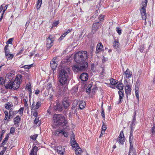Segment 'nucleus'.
I'll list each match as a JSON object with an SVG mask.
<instances>
[{"instance_id":"nucleus-1","label":"nucleus","mask_w":155,"mask_h":155,"mask_svg":"<svg viewBox=\"0 0 155 155\" xmlns=\"http://www.w3.org/2000/svg\"><path fill=\"white\" fill-rule=\"evenodd\" d=\"M88 55L87 51H81L77 53L74 55V60L78 64V65H74L72 69L74 72H78L85 70L88 67L87 62Z\"/></svg>"},{"instance_id":"nucleus-2","label":"nucleus","mask_w":155,"mask_h":155,"mask_svg":"<svg viewBox=\"0 0 155 155\" xmlns=\"http://www.w3.org/2000/svg\"><path fill=\"white\" fill-rule=\"evenodd\" d=\"M22 77V75L21 74L18 75L13 82L12 81L9 82V83L6 84L5 85V87L7 88L11 89L12 88L14 90L17 89L19 87Z\"/></svg>"},{"instance_id":"nucleus-3","label":"nucleus","mask_w":155,"mask_h":155,"mask_svg":"<svg viewBox=\"0 0 155 155\" xmlns=\"http://www.w3.org/2000/svg\"><path fill=\"white\" fill-rule=\"evenodd\" d=\"M53 122L54 124L58 126L62 127L66 126L67 122L65 120V117L61 114H55L53 117Z\"/></svg>"},{"instance_id":"nucleus-4","label":"nucleus","mask_w":155,"mask_h":155,"mask_svg":"<svg viewBox=\"0 0 155 155\" xmlns=\"http://www.w3.org/2000/svg\"><path fill=\"white\" fill-rule=\"evenodd\" d=\"M69 71V69H62L59 74V80L61 84H64L67 83L68 78V72Z\"/></svg>"},{"instance_id":"nucleus-5","label":"nucleus","mask_w":155,"mask_h":155,"mask_svg":"<svg viewBox=\"0 0 155 155\" xmlns=\"http://www.w3.org/2000/svg\"><path fill=\"white\" fill-rule=\"evenodd\" d=\"M54 41V37L53 35H50L46 39V47L48 48H50L53 44Z\"/></svg>"},{"instance_id":"nucleus-6","label":"nucleus","mask_w":155,"mask_h":155,"mask_svg":"<svg viewBox=\"0 0 155 155\" xmlns=\"http://www.w3.org/2000/svg\"><path fill=\"white\" fill-rule=\"evenodd\" d=\"M147 2H145L144 5H142V7L140 10V13L141 15L142 18L143 19L145 20L146 22V20L147 18V14L145 8L147 6Z\"/></svg>"},{"instance_id":"nucleus-7","label":"nucleus","mask_w":155,"mask_h":155,"mask_svg":"<svg viewBox=\"0 0 155 155\" xmlns=\"http://www.w3.org/2000/svg\"><path fill=\"white\" fill-rule=\"evenodd\" d=\"M101 24L99 21H95L94 22L92 26V31L91 33L94 34L99 28Z\"/></svg>"},{"instance_id":"nucleus-8","label":"nucleus","mask_w":155,"mask_h":155,"mask_svg":"<svg viewBox=\"0 0 155 155\" xmlns=\"http://www.w3.org/2000/svg\"><path fill=\"white\" fill-rule=\"evenodd\" d=\"M15 77L14 72L12 71L11 72L7 74L5 78V81H11Z\"/></svg>"},{"instance_id":"nucleus-9","label":"nucleus","mask_w":155,"mask_h":155,"mask_svg":"<svg viewBox=\"0 0 155 155\" xmlns=\"http://www.w3.org/2000/svg\"><path fill=\"white\" fill-rule=\"evenodd\" d=\"M118 138L119 139V142L121 144H123L125 140V138L124 137L123 131H121L119 136Z\"/></svg>"},{"instance_id":"nucleus-10","label":"nucleus","mask_w":155,"mask_h":155,"mask_svg":"<svg viewBox=\"0 0 155 155\" xmlns=\"http://www.w3.org/2000/svg\"><path fill=\"white\" fill-rule=\"evenodd\" d=\"M80 78L83 81H86L88 79V75L87 73H83L80 76Z\"/></svg>"},{"instance_id":"nucleus-11","label":"nucleus","mask_w":155,"mask_h":155,"mask_svg":"<svg viewBox=\"0 0 155 155\" xmlns=\"http://www.w3.org/2000/svg\"><path fill=\"white\" fill-rule=\"evenodd\" d=\"M113 46L114 48L117 50V51H120V44H119L118 40L116 41V40H115L113 43Z\"/></svg>"},{"instance_id":"nucleus-12","label":"nucleus","mask_w":155,"mask_h":155,"mask_svg":"<svg viewBox=\"0 0 155 155\" xmlns=\"http://www.w3.org/2000/svg\"><path fill=\"white\" fill-rule=\"evenodd\" d=\"M125 93L127 95H130L131 93V87L128 84H127L125 86Z\"/></svg>"},{"instance_id":"nucleus-13","label":"nucleus","mask_w":155,"mask_h":155,"mask_svg":"<svg viewBox=\"0 0 155 155\" xmlns=\"http://www.w3.org/2000/svg\"><path fill=\"white\" fill-rule=\"evenodd\" d=\"M71 145L73 147H78V144L77 143L74 138H71Z\"/></svg>"},{"instance_id":"nucleus-14","label":"nucleus","mask_w":155,"mask_h":155,"mask_svg":"<svg viewBox=\"0 0 155 155\" xmlns=\"http://www.w3.org/2000/svg\"><path fill=\"white\" fill-rule=\"evenodd\" d=\"M132 75V72L129 69H127L125 72V76L126 77L128 78H131Z\"/></svg>"},{"instance_id":"nucleus-15","label":"nucleus","mask_w":155,"mask_h":155,"mask_svg":"<svg viewBox=\"0 0 155 155\" xmlns=\"http://www.w3.org/2000/svg\"><path fill=\"white\" fill-rule=\"evenodd\" d=\"M38 149V147L36 146H35L31 150L30 155H36Z\"/></svg>"},{"instance_id":"nucleus-16","label":"nucleus","mask_w":155,"mask_h":155,"mask_svg":"<svg viewBox=\"0 0 155 155\" xmlns=\"http://www.w3.org/2000/svg\"><path fill=\"white\" fill-rule=\"evenodd\" d=\"M57 149L58 153L61 155H63L64 148L62 147L61 146H59L57 147Z\"/></svg>"},{"instance_id":"nucleus-17","label":"nucleus","mask_w":155,"mask_h":155,"mask_svg":"<svg viewBox=\"0 0 155 155\" xmlns=\"http://www.w3.org/2000/svg\"><path fill=\"white\" fill-rule=\"evenodd\" d=\"M50 64L51 68L53 70L55 69L57 66V63L54 61H51Z\"/></svg>"},{"instance_id":"nucleus-18","label":"nucleus","mask_w":155,"mask_h":155,"mask_svg":"<svg viewBox=\"0 0 155 155\" xmlns=\"http://www.w3.org/2000/svg\"><path fill=\"white\" fill-rule=\"evenodd\" d=\"M85 102L84 101H81L80 102L79 106L81 109L84 108L85 106Z\"/></svg>"},{"instance_id":"nucleus-19","label":"nucleus","mask_w":155,"mask_h":155,"mask_svg":"<svg viewBox=\"0 0 155 155\" xmlns=\"http://www.w3.org/2000/svg\"><path fill=\"white\" fill-rule=\"evenodd\" d=\"M103 48V46L101 43L98 44L97 46L96 51L97 53L100 51Z\"/></svg>"},{"instance_id":"nucleus-20","label":"nucleus","mask_w":155,"mask_h":155,"mask_svg":"<svg viewBox=\"0 0 155 155\" xmlns=\"http://www.w3.org/2000/svg\"><path fill=\"white\" fill-rule=\"evenodd\" d=\"M26 88L28 90L29 97H30L31 95V86L30 84H27L26 86Z\"/></svg>"},{"instance_id":"nucleus-21","label":"nucleus","mask_w":155,"mask_h":155,"mask_svg":"<svg viewBox=\"0 0 155 155\" xmlns=\"http://www.w3.org/2000/svg\"><path fill=\"white\" fill-rule=\"evenodd\" d=\"M63 105L65 109H67L70 105L69 103L67 101H64L62 102Z\"/></svg>"},{"instance_id":"nucleus-22","label":"nucleus","mask_w":155,"mask_h":155,"mask_svg":"<svg viewBox=\"0 0 155 155\" xmlns=\"http://www.w3.org/2000/svg\"><path fill=\"white\" fill-rule=\"evenodd\" d=\"M21 118L19 116H17L14 119V124H18L20 121Z\"/></svg>"},{"instance_id":"nucleus-23","label":"nucleus","mask_w":155,"mask_h":155,"mask_svg":"<svg viewBox=\"0 0 155 155\" xmlns=\"http://www.w3.org/2000/svg\"><path fill=\"white\" fill-rule=\"evenodd\" d=\"M66 129H69V127L67 126L66 127L64 128V130H63V132L61 134H62L65 137H67L68 135V133L65 131H64V130H67Z\"/></svg>"},{"instance_id":"nucleus-24","label":"nucleus","mask_w":155,"mask_h":155,"mask_svg":"<svg viewBox=\"0 0 155 155\" xmlns=\"http://www.w3.org/2000/svg\"><path fill=\"white\" fill-rule=\"evenodd\" d=\"M82 152L81 149V148H78L75 151V153L76 155H81Z\"/></svg>"},{"instance_id":"nucleus-25","label":"nucleus","mask_w":155,"mask_h":155,"mask_svg":"<svg viewBox=\"0 0 155 155\" xmlns=\"http://www.w3.org/2000/svg\"><path fill=\"white\" fill-rule=\"evenodd\" d=\"M107 129V127H106V126L104 124V122H103V125L102 126V130L101 132V134L100 135V136H101V135H103V134H104L105 132V130Z\"/></svg>"},{"instance_id":"nucleus-26","label":"nucleus","mask_w":155,"mask_h":155,"mask_svg":"<svg viewBox=\"0 0 155 155\" xmlns=\"http://www.w3.org/2000/svg\"><path fill=\"white\" fill-rule=\"evenodd\" d=\"M118 93L119 95V99L120 100V103L121 101V99L123 98L124 96V93L121 91H119L118 92Z\"/></svg>"},{"instance_id":"nucleus-27","label":"nucleus","mask_w":155,"mask_h":155,"mask_svg":"<svg viewBox=\"0 0 155 155\" xmlns=\"http://www.w3.org/2000/svg\"><path fill=\"white\" fill-rule=\"evenodd\" d=\"M63 132V130H57L55 131L54 134L56 136H59Z\"/></svg>"},{"instance_id":"nucleus-28","label":"nucleus","mask_w":155,"mask_h":155,"mask_svg":"<svg viewBox=\"0 0 155 155\" xmlns=\"http://www.w3.org/2000/svg\"><path fill=\"white\" fill-rule=\"evenodd\" d=\"M6 55V57L8 60H10L12 59V58H13V57L14 56V55L13 54H7Z\"/></svg>"},{"instance_id":"nucleus-29","label":"nucleus","mask_w":155,"mask_h":155,"mask_svg":"<svg viewBox=\"0 0 155 155\" xmlns=\"http://www.w3.org/2000/svg\"><path fill=\"white\" fill-rule=\"evenodd\" d=\"M124 85L122 83H119L118 84L117 86L116 87L119 90H123V89Z\"/></svg>"},{"instance_id":"nucleus-30","label":"nucleus","mask_w":155,"mask_h":155,"mask_svg":"<svg viewBox=\"0 0 155 155\" xmlns=\"http://www.w3.org/2000/svg\"><path fill=\"white\" fill-rule=\"evenodd\" d=\"M110 81L111 84L112 85H114L116 84L118 82L117 80H115L113 78H111L110 79Z\"/></svg>"},{"instance_id":"nucleus-31","label":"nucleus","mask_w":155,"mask_h":155,"mask_svg":"<svg viewBox=\"0 0 155 155\" xmlns=\"http://www.w3.org/2000/svg\"><path fill=\"white\" fill-rule=\"evenodd\" d=\"M133 138H132V139L130 138L129 139V142L130 143V149L129 150H134V149L133 148Z\"/></svg>"},{"instance_id":"nucleus-32","label":"nucleus","mask_w":155,"mask_h":155,"mask_svg":"<svg viewBox=\"0 0 155 155\" xmlns=\"http://www.w3.org/2000/svg\"><path fill=\"white\" fill-rule=\"evenodd\" d=\"M8 134H7L6 136V137L4 139V140H3L2 142V146L4 145L6 143V142L8 140V138L9 137Z\"/></svg>"},{"instance_id":"nucleus-33","label":"nucleus","mask_w":155,"mask_h":155,"mask_svg":"<svg viewBox=\"0 0 155 155\" xmlns=\"http://www.w3.org/2000/svg\"><path fill=\"white\" fill-rule=\"evenodd\" d=\"M55 109L61 111L62 110L61 105L58 104H57L55 107Z\"/></svg>"},{"instance_id":"nucleus-34","label":"nucleus","mask_w":155,"mask_h":155,"mask_svg":"<svg viewBox=\"0 0 155 155\" xmlns=\"http://www.w3.org/2000/svg\"><path fill=\"white\" fill-rule=\"evenodd\" d=\"M42 3V0H38L36 8L38 9L40 8Z\"/></svg>"},{"instance_id":"nucleus-35","label":"nucleus","mask_w":155,"mask_h":155,"mask_svg":"<svg viewBox=\"0 0 155 155\" xmlns=\"http://www.w3.org/2000/svg\"><path fill=\"white\" fill-rule=\"evenodd\" d=\"M41 102L39 101L37 102L35 105V110L38 109L39 108L41 107Z\"/></svg>"},{"instance_id":"nucleus-36","label":"nucleus","mask_w":155,"mask_h":155,"mask_svg":"<svg viewBox=\"0 0 155 155\" xmlns=\"http://www.w3.org/2000/svg\"><path fill=\"white\" fill-rule=\"evenodd\" d=\"M14 112L15 111H14L12 109H11L9 111V115L8 117V120L10 119V116H12L13 115H14Z\"/></svg>"},{"instance_id":"nucleus-37","label":"nucleus","mask_w":155,"mask_h":155,"mask_svg":"<svg viewBox=\"0 0 155 155\" xmlns=\"http://www.w3.org/2000/svg\"><path fill=\"white\" fill-rule=\"evenodd\" d=\"M5 107L6 109H10L11 107L10 103L8 102L7 104H6L5 105Z\"/></svg>"},{"instance_id":"nucleus-38","label":"nucleus","mask_w":155,"mask_h":155,"mask_svg":"<svg viewBox=\"0 0 155 155\" xmlns=\"http://www.w3.org/2000/svg\"><path fill=\"white\" fill-rule=\"evenodd\" d=\"M24 109V107H21L18 110V112L19 113V114H20L21 116H22L23 115Z\"/></svg>"},{"instance_id":"nucleus-39","label":"nucleus","mask_w":155,"mask_h":155,"mask_svg":"<svg viewBox=\"0 0 155 155\" xmlns=\"http://www.w3.org/2000/svg\"><path fill=\"white\" fill-rule=\"evenodd\" d=\"M59 21H54L52 27L51 28V29L54 27L56 26L57 25L59 24Z\"/></svg>"},{"instance_id":"nucleus-40","label":"nucleus","mask_w":155,"mask_h":155,"mask_svg":"<svg viewBox=\"0 0 155 155\" xmlns=\"http://www.w3.org/2000/svg\"><path fill=\"white\" fill-rule=\"evenodd\" d=\"M38 136V135L35 134L31 136V138L33 140H35Z\"/></svg>"},{"instance_id":"nucleus-41","label":"nucleus","mask_w":155,"mask_h":155,"mask_svg":"<svg viewBox=\"0 0 155 155\" xmlns=\"http://www.w3.org/2000/svg\"><path fill=\"white\" fill-rule=\"evenodd\" d=\"M134 150H129V155H135Z\"/></svg>"},{"instance_id":"nucleus-42","label":"nucleus","mask_w":155,"mask_h":155,"mask_svg":"<svg viewBox=\"0 0 155 155\" xmlns=\"http://www.w3.org/2000/svg\"><path fill=\"white\" fill-rule=\"evenodd\" d=\"M5 82H6V81H5H5L4 79L3 78H0V84H3Z\"/></svg>"},{"instance_id":"nucleus-43","label":"nucleus","mask_w":155,"mask_h":155,"mask_svg":"<svg viewBox=\"0 0 155 155\" xmlns=\"http://www.w3.org/2000/svg\"><path fill=\"white\" fill-rule=\"evenodd\" d=\"M78 104V102L77 100H75L74 101L73 103V107H75L77 106Z\"/></svg>"},{"instance_id":"nucleus-44","label":"nucleus","mask_w":155,"mask_h":155,"mask_svg":"<svg viewBox=\"0 0 155 155\" xmlns=\"http://www.w3.org/2000/svg\"><path fill=\"white\" fill-rule=\"evenodd\" d=\"M135 95L137 98V99L139 100V97L138 94V91L137 90H135Z\"/></svg>"},{"instance_id":"nucleus-45","label":"nucleus","mask_w":155,"mask_h":155,"mask_svg":"<svg viewBox=\"0 0 155 155\" xmlns=\"http://www.w3.org/2000/svg\"><path fill=\"white\" fill-rule=\"evenodd\" d=\"M116 31L119 35H120L121 33V30L119 27H117L116 28Z\"/></svg>"},{"instance_id":"nucleus-46","label":"nucleus","mask_w":155,"mask_h":155,"mask_svg":"<svg viewBox=\"0 0 155 155\" xmlns=\"http://www.w3.org/2000/svg\"><path fill=\"white\" fill-rule=\"evenodd\" d=\"M101 108H102V111L101 112V116H102V117L104 118H105L104 113V110H103V109L102 108V106Z\"/></svg>"},{"instance_id":"nucleus-47","label":"nucleus","mask_w":155,"mask_h":155,"mask_svg":"<svg viewBox=\"0 0 155 155\" xmlns=\"http://www.w3.org/2000/svg\"><path fill=\"white\" fill-rule=\"evenodd\" d=\"M152 134L154 135L155 134V126H154L152 128Z\"/></svg>"},{"instance_id":"nucleus-48","label":"nucleus","mask_w":155,"mask_h":155,"mask_svg":"<svg viewBox=\"0 0 155 155\" xmlns=\"http://www.w3.org/2000/svg\"><path fill=\"white\" fill-rule=\"evenodd\" d=\"M15 132V129L13 127H12L10 128V132L11 134H13Z\"/></svg>"},{"instance_id":"nucleus-49","label":"nucleus","mask_w":155,"mask_h":155,"mask_svg":"<svg viewBox=\"0 0 155 155\" xmlns=\"http://www.w3.org/2000/svg\"><path fill=\"white\" fill-rule=\"evenodd\" d=\"M8 5H6L5 7H4V8H3L4 9L3 10V14H4L5 11L7 9V8H8Z\"/></svg>"},{"instance_id":"nucleus-50","label":"nucleus","mask_w":155,"mask_h":155,"mask_svg":"<svg viewBox=\"0 0 155 155\" xmlns=\"http://www.w3.org/2000/svg\"><path fill=\"white\" fill-rule=\"evenodd\" d=\"M13 39L12 38H11L9 39L8 40V41H7V42L8 44H12V41H13Z\"/></svg>"},{"instance_id":"nucleus-51","label":"nucleus","mask_w":155,"mask_h":155,"mask_svg":"<svg viewBox=\"0 0 155 155\" xmlns=\"http://www.w3.org/2000/svg\"><path fill=\"white\" fill-rule=\"evenodd\" d=\"M23 101L24 102V104H25V106H28V104L27 103V100H26V99H23Z\"/></svg>"},{"instance_id":"nucleus-52","label":"nucleus","mask_w":155,"mask_h":155,"mask_svg":"<svg viewBox=\"0 0 155 155\" xmlns=\"http://www.w3.org/2000/svg\"><path fill=\"white\" fill-rule=\"evenodd\" d=\"M104 16V15H101L100 16V17L99 18L100 21L103 20Z\"/></svg>"},{"instance_id":"nucleus-53","label":"nucleus","mask_w":155,"mask_h":155,"mask_svg":"<svg viewBox=\"0 0 155 155\" xmlns=\"http://www.w3.org/2000/svg\"><path fill=\"white\" fill-rule=\"evenodd\" d=\"M144 45H142L139 48V50L140 51H142L144 49Z\"/></svg>"},{"instance_id":"nucleus-54","label":"nucleus","mask_w":155,"mask_h":155,"mask_svg":"<svg viewBox=\"0 0 155 155\" xmlns=\"http://www.w3.org/2000/svg\"><path fill=\"white\" fill-rule=\"evenodd\" d=\"M148 22L149 26H151V23L152 22V20L151 18H150V20L149 21L148 20Z\"/></svg>"},{"instance_id":"nucleus-55","label":"nucleus","mask_w":155,"mask_h":155,"mask_svg":"<svg viewBox=\"0 0 155 155\" xmlns=\"http://www.w3.org/2000/svg\"><path fill=\"white\" fill-rule=\"evenodd\" d=\"M32 66V64H30L29 65L25 66V68H30Z\"/></svg>"},{"instance_id":"nucleus-56","label":"nucleus","mask_w":155,"mask_h":155,"mask_svg":"<svg viewBox=\"0 0 155 155\" xmlns=\"http://www.w3.org/2000/svg\"><path fill=\"white\" fill-rule=\"evenodd\" d=\"M39 121V119L37 118H36L35 120H34V123L35 124H37L38 123Z\"/></svg>"},{"instance_id":"nucleus-57","label":"nucleus","mask_w":155,"mask_h":155,"mask_svg":"<svg viewBox=\"0 0 155 155\" xmlns=\"http://www.w3.org/2000/svg\"><path fill=\"white\" fill-rule=\"evenodd\" d=\"M4 6V5L3 4L1 5L0 7V13L1 12L3 9V7Z\"/></svg>"},{"instance_id":"nucleus-58","label":"nucleus","mask_w":155,"mask_h":155,"mask_svg":"<svg viewBox=\"0 0 155 155\" xmlns=\"http://www.w3.org/2000/svg\"><path fill=\"white\" fill-rule=\"evenodd\" d=\"M71 32V30H68L66 32L64 33V36H65L68 33H69Z\"/></svg>"},{"instance_id":"nucleus-59","label":"nucleus","mask_w":155,"mask_h":155,"mask_svg":"<svg viewBox=\"0 0 155 155\" xmlns=\"http://www.w3.org/2000/svg\"><path fill=\"white\" fill-rule=\"evenodd\" d=\"M91 91L90 87L87 88L86 90V91L87 93H89Z\"/></svg>"},{"instance_id":"nucleus-60","label":"nucleus","mask_w":155,"mask_h":155,"mask_svg":"<svg viewBox=\"0 0 155 155\" xmlns=\"http://www.w3.org/2000/svg\"><path fill=\"white\" fill-rule=\"evenodd\" d=\"M35 104H34V103H33L31 105V109L35 110Z\"/></svg>"},{"instance_id":"nucleus-61","label":"nucleus","mask_w":155,"mask_h":155,"mask_svg":"<svg viewBox=\"0 0 155 155\" xmlns=\"http://www.w3.org/2000/svg\"><path fill=\"white\" fill-rule=\"evenodd\" d=\"M33 115L35 117L37 116V115H38L37 112L36 111L35 112H34V113L33 114Z\"/></svg>"},{"instance_id":"nucleus-62","label":"nucleus","mask_w":155,"mask_h":155,"mask_svg":"<svg viewBox=\"0 0 155 155\" xmlns=\"http://www.w3.org/2000/svg\"><path fill=\"white\" fill-rule=\"evenodd\" d=\"M51 87V83H48L47 84V87L50 88Z\"/></svg>"},{"instance_id":"nucleus-63","label":"nucleus","mask_w":155,"mask_h":155,"mask_svg":"<svg viewBox=\"0 0 155 155\" xmlns=\"http://www.w3.org/2000/svg\"><path fill=\"white\" fill-rule=\"evenodd\" d=\"M5 150H2L0 153V155H3L4 153H5Z\"/></svg>"},{"instance_id":"nucleus-64","label":"nucleus","mask_w":155,"mask_h":155,"mask_svg":"<svg viewBox=\"0 0 155 155\" xmlns=\"http://www.w3.org/2000/svg\"><path fill=\"white\" fill-rule=\"evenodd\" d=\"M40 91L38 90H37L35 91V94H39Z\"/></svg>"}]
</instances>
